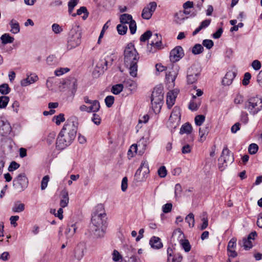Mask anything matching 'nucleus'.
I'll return each instance as SVG.
<instances>
[{"instance_id":"a19ab883","label":"nucleus","mask_w":262,"mask_h":262,"mask_svg":"<svg viewBox=\"0 0 262 262\" xmlns=\"http://www.w3.org/2000/svg\"><path fill=\"white\" fill-rule=\"evenodd\" d=\"M205 120V116L203 115H199L195 117V123L198 126H201Z\"/></svg>"},{"instance_id":"f704fd0d","label":"nucleus","mask_w":262,"mask_h":262,"mask_svg":"<svg viewBox=\"0 0 262 262\" xmlns=\"http://www.w3.org/2000/svg\"><path fill=\"white\" fill-rule=\"evenodd\" d=\"M84 101L85 103L90 104H91L90 106H93L95 102H96L97 106L96 107V112H98L100 107L99 102L98 100H91L89 99V97L88 96H85L83 98Z\"/></svg>"},{"instance_id":"bf43d9fd","label":"nucleus","mask_w":262,"mask_h":262,"mask_svg":"<svg viewBox=\"0 0 262 262\" xmlns=\"http://www.w3.org/2000/svg\"><path fill=\"white\" fill-rule=\"evenodd\" d=\"M172 207L171 203H167L162 207V211L165 213H167L171 211Z\"/></svg>"},{"instance_id":"864d4df0","label":"nucleus","mask_w":262,"mask_h":262,"mask_svg":"<svg viewBox=\"0 0 262 262\" xmlns=\"http://www.w3.org/2000/svg\"><path fill=\"white\" fill-rule=\"evenodd\" d=\"M52 31L55 34H59L63 31V29L61 28V27H60L57 24H53L52 26Z\"/></svg>"},{"instance_id":"13d9d810","label":"nucleus","mask_w":262,"mask_h":262,"mask_svg":"<svg viewBox=\"0 0 262 262\" xmlns=\"http://www.w3.org/2000/svg\"><path fill=\"white\" fill-rule=\"evenodd\" d=\"M182 190V189L181 185L180 184H177L175 185L174 188V195L176 198L179 197L180 196Z\"/></svg>"},{"instance_id":"4be33fe9","label":"nucleus","mask_w":262,"mask_h":262,"mask_svg":"<svg viewBox=\"0 0 262 262\" xmlns=\"http://www.w3.org/2000/svg\"><path fill=\"white\" fill-rule=\"evenodd\" d=\"M123 84V86L129 90L131 93L135 92L137 88L136 82L130 79H125Z\"/></svg>"},{"instance_id":"f8f14e48","label":"nucleus","mask_w":262,"mask_h":262,"mask_svg":"<svg viewBox=\"0 0 262 262\" xmlns=\"http://www.w3.org/2000/svg\"><path fill=\"white\" fill-rule=\"evenodd\" d=\"M162 46V36L156 33L152 36L150 43L147 45V51L149 53H154L157 49H161Z\"/></svg>"},{"instance_id":"de8ad7c7","label":"nucleus","mask_w":262,"mask_h":262,"mask_svg":"<svg viewBox=\"0 0 262 262\" xmlns=\"http://www.w3.org/2000/svg\"><path fill=\"white\" fill-rule=\"evenodd\" d=\"M129 28L130 33L132 34H134L136 33L137 30V26L136 21L134 20L133 19L130 20V22L129 23Z\"/></svg>"},{"instance_id":"b1692460","label":"nucleus","mask_w":262,"mask_h":262,"mask_svg":"<svg viewBox=\"0 0 262 262\" xmlns=\"http://www.w3.org/2000/svg\"><path fill=\"white\" fill-rule=\"evenodd\" d=\"M149 243L151 247L157 249L162 248L163 246L161 239L158 237H152L150 239Z\"/></svg>"},{"instance_id":"aec40b11","label":"nucleus","mask_w":262,"mask_h":262,"mask_svg":"<svg viewBox=\"0 0 262 262\" xmlns=\"http://www.w3.org/2000/svg\"><path fill=\"white\" fill-rule=\"evenodd\" d=\"M126 262H138L136 254V250L132 247H128L126 249Z\"/></svg>"},{"instance_id":"774afa93","label":"nucleus","mask_w":262,"mask_h":262,"mask_svg":"<svg viewBox=\"0 0 262 262\" xmlns=\"http://www.w3.org/2000/svg\"><path fill=\"white\" fill-rule=\"evenodd\" d=\"M183 257L180 253L175 254L172 258L171 262H181Z\"/></svg>"},{"instance_id":"49530a36","label":"nucleus","mask_w":262,"mask_h":262,"mask_svg":"<svg viewBox=\"0 0 262 262\" xmlns=\"http://www.w3.org/2000/svg\"><path fill=\"white\" fill-rule=\"evenodd\" d=\"M69 71L70 69L68 68H61L59 69L55 70L54 73L56 76H59L63 75L64 73L68 72Z\"/></svg>"},{"instance_id":"bb28decb","label":"nucleus","mask_w":262,"mask_h":262,"mask_svg":"<svg viewBox=\"0 0 262 262\" xmlns=\"http://www.w3.org/2000/svg\"><path fill=\"white\" fill-rule=\"evenodd\" d=\"M192 130L191 125L189 123H185L181 127L180 130V134H190Z\"/></svg>"},{"instance_id":"7ed1b4c3","label":"nucleus","mask_w":262,"mask_h":262,"mask_svg":"<svg viewBox=\"0 0 262 262\" xmlns=\"http://www.w3.org/2000/svg\"><path fill=\"white\" fill-rule=\"evenodd\" d=\"M139 55L133 43L127 44L124 51V63L129 70V74L136 77L138 71Z\"/></svg>"},{"instance_id":"2f4dec72","label":"nucleus","mask_w":262,"mask_h":262,"mask_svg":"<svg viewBox=\"0 0 262 262\" xmlns=\"http://www.w3.org/2000/svg\"><path fill=\"white\" fill-rule=\"evenodd\" d=\"M25 210V204L20 203L19 202H15L12 208V210L14 212H21Z\"/></svg>"},{"instance_id":"423d86ee","label":"nucleus","mask_w":262,"mask_h":262,"mask_svg":"<svg viewBox=\"0 0 262 262\" xmlns=\"http://www.w3.org/2000/svg\"><path fill=\"white\" fill-rule=\"evenodd\" d=\"M164 93L162 86L156 87L151 96V103L155 112H159L163 103Z\"/></svg>"},{"instance_id":"5fc2aeb1","label":"nucleus","mask_w":262,"mask_h":262,"mask_svg":"<svg viewBox=\"0 0 262 262\" xmlns=\"http://www.w3.org/2000/svg\"><path fill=\"white\" fill-rule=\"evenodd\" d=\"M56 137V134L55 132H52L49 134L47 138V142L49 145H51L54 142V140Z\"/></svg>"},{"instance_id":"39448f33","label":"nucleus","mask_w":262,"mask_h":262,"mask_svg":"<svg viewBox=\"0 0 262 262\" xmlns=\"http://www.w3.org/2000/svg\"><path fill=\"white\" fill-rule=\"evenodd\" d=\"M81 30L79 26H73L70 30L67 39V47L72 49L78 46L81 43Z\"/></svg>"},{"instance_id":"680f3d73","label":"nucleus","mask_w":262,"mask_h":262,"mask_svg":"<svg viewBox=\"0 0 262 262\" xmlns=\"http://www.w3.org/2000/svg\"><path fill=\"white\" fill-rule=\"evenodd\" d=\"M236 239L234 237L232 238L229 242L228 244L227 249L230 250L233 249L236 246Z\"/></svg>"},{"instance_id":"4468645a","label":"nucleus","mask_w":262,"mask_h":262,"mask_svg":"<svg viewBox=\"0 0 262 262\" xmlns=\"http://www.w3.org/2000/svg\"><path fill=\"white\" fill-rule=\"evenodd\" d=\"M184 55L183 48L181 46H177L170 52L169 58L172 62L179 61Z\"/></svg>"},{"instance_id":"20e7f679","label":"nucleus","mask_w":262,"mask_h":262,"mask_svg":"<svg viewBox=\"0 0 262 262\" xmlns=\"http://www.w3.org/2000/svg\"><path fill=\"white\" fill-rule=\"evenodd\" d=\"M244 108L250 115H256L262 110V98L257 96L250 97L245 101Z\"/></svg>"},{"instance_id":"4c0bfd02","label":"nucleus","mask_w":262,"mask_h":262,"mask_svg":"<svg viewBox=\"0 0 262 262\" xmlns=\"http://www.w3.org/2000/svg\"><path fill=\"white\" fill-rule=\"evenodd\" d=\"M186 222L188 224L190 227H193L194 225V217L192 213H190L186 217Z\"/></svg>"},{"instance_id":"412c9836","label":"nucleus","mask_w":262,"mask_h":262,"mask_svg":"<svg viewBox=\"0 0 262 262\" xmlns=\"http://www.w3.org/2000/svg\"><path fill=\"white\" fill-rule=\"evenodd\" d=\"M69 202L68 192L66 189H63L61 191L60 206L62 208H64L68 206Z\"/></svg>"},{"instance_id":"0eeeda50","label":"nucleus","mask_w":262,"mask_h":262,"mask_svg":"<svg viewBox=\"0 0 262 262\" xmlns=\"http://www.w3.org/2000/svg\"><path fill=\"white\" fill-rule=\"evenodd\" d=\"M201 68L198 64H194L188 68L187 72V82L188 84L195 83L200 78Z\"/></svg>"},{"instance_id":"c85d7f7f","label":"nucleus","mask_w":262,"mask_h":262,"mask_svg":"<svg viewBox=\"0 0 262 262\" xmlns=\"http://www.w3.org/2000/svg\"><path fill=\"white\" fill-rule=\"evenodd\" d=\"M96 102H95L93 106H90L89 107L86 106L85 105H81L79 107V109L81 112H86L88 113H92V112H96V107L97 106Z\"/></svg>"},{"instance_id":"c9c22d12","label":"nucleus","mask_w":262,"mask_h":262,"mask_svg":"<svg viewBox=\"0 0 262 262\" xmlns=\"http://www.w3.org/2000/svg\"><path fill=\"white\" fill-rule=\"evenodd\" d=\"M204 48L201 44L195 45L192 49V53L194 55H198L202 53Z\"/></svg>"},{"instance_id":"052dcab7","label":"nucleus","mask_w":262,"mask_h":262,"mask_svg":"<svg viewBox=\"0 0 262 262\" xmlns=\"http://www.w3.org/2000/svg\"><path fill=\"white\" fill-rule=\"evenodd\" d=\"M54 118H56V124L58 125L61 122H62L64 121L65 119L64 117V115L63 114H60L58 116H55L54 117Z\"/></svg>"},{"instance_id":"e433bc0d","label":"nucleus","mask_w":262,"mask_h":262,"mask_svg":"<svg viewBox=\"0 0 262 262\" xmlns=\"http://www.w3.org/2000/svg\"><path fill=\"white\" fill-rule=\"evenodd\" d=\"M79 0H70L68 3V13L71 14L75 7L78 4Z\"/></svg>"},{"instance_id":"5701e85b","label":"nucleus","mask_w":262,"mask_h":262,"mask_svg":"<svg viewBox=\"0 0 262 262\" xmlns=\"http://www.w3.org/2000/svg\"><path fill=\"white\" fill-rule=\"evenodd\" d=\"M211 127L209 124L206 125L205 127L200 128L199 129V136H200V141L203 142L208 135Z\"/></svg>"},{"instance_id":"a18cd8bd","label":"nucleus","mask_w":262,"mask_h":262,"mask_svg":"<svg viewBox=\"0 0 262 262\" xmlns=\"http://www.w3.org/2000/svg\"><path fill=\"white\" fill-rule=\"evenodd\" d=\"M114 100H115V99H114V96H106V98H105V102L106 105L107 107H110L111 106H112V105L114 103Z\"/></svg>"},{"instance_id":"0e129e2a","label":"nucleus","mask_w":262,"mask_h":262,"mask_svg":"<svg viewBox=\"0 0 262 262\" xmlns=\"http://www.w3.org/2000/svg\"><path fill=\"white\" fill-rule=\"evenodd\" d=\"M121 258H122V256L120 254L119 252L116 250H114L113 253V260L115 261H118L120 259H121Z\"/></svg>"},{"instance_id":"79ce46f5","label":"nucleus","mask_w":262,"mask_h":262,"mask_svg":"<svg viewBox=\"0 0 262 262\" xmlns=\"http://www.w3.org/2000/svg\"><path fill=\"white\" fill-rule=\"evenodd\" d=\"M152 36V32L150 30H148L144 33L140 37V40L141 41H145L148 40L149 38Z\"/></svg>"},{"instance_id":"6e6d98bb","label":"nucleus","mask_w":262,"mask_h":262,"mask_svg":"<svg viewBox=\"0 0 262 262\" xmlns=\"http://www.w3.org/2000/svg\"><path fill=\"white\" fill-rule=\"evenodd\" d=\"M243 102H244V96L239 93H238L237 94H236V95L234 98V103L236 104H238L242 103Z\"/></svg>"},{"instance_id":"58836bf2","label":"nucleus","mask_w":262,"mask_h":262,"mask_svg":"<svg viewBox=\"0 0 262 262\" xmlns=\"http://www.w3.org/2000/svg\"><path fill=\"white\" fill-rule=\"evenodd\" d=\"M10 88L7 83H4L0 85V93L3 95H7L10 92Z\"/></svg>"},{"instance_id":"f3484780","label":"nucleus","mask_w":262,"mask_h":262,"mask_svg":"<svg viewBox=\"0 0 262 262\" xmlns=\"http://www.w3.org/2000/svg\"><path fill=\"white\" fill-rule=\"evenodd\" d=\"M177 72L172 71L166 74V80L169 88H173L174 86V81L177 76Z\"/></svg>"},{"instance_id":"4d7b16f0","label":"nucleus","mask_w":262,"mask_h":262,"mask_svg":"<svg viewBox=\"0 0 262 262\" xmlns=\"http://www.w3.org/2000/svg\"><path fill=\"white\" fill-rule=\"evenodd\" d=\"M88 11L87 9L85 7H81L79 9L77 10L76 13H72L71 14L72 16L75 17L77 15H80L82 13H86Z\"/></svg>"},{"instance_id":"393cba45","label":"nucleus","mask_w":262,"mask_h":262,"mask_svg":"<svg viewBox=\"0 0 262 262\" xmlns=\"http://www.w3.org/2000/svg\"><path fill=\"white\" fill-rule=\"evenodd\" d=\"M77 227L75 224L68 225L65 231V234L67 238H71L76 232Z\"/></svg>"},{"instance_id":"37998d69","label":"nucleus","mask_w":262,"mask_h":262,"mask_svg":"<svg viewBox=\"0 0 262 262\" xmlns=\"http://www.w3.org/2000/svg\"><path fill=\"white\" fill-rule=\"evenodd\" d=\"M258 149V146L255 143L251 144L248 148L249 152L251 155H254L256 153Z\"/></svg>"},{"instance_id":"cd10ccee","label":"nucleus","mask_w":262,"mask_h":262,"mask_svg":"<svg viewBox=\"0 0 262 262\" xmlns=\"http://www.w3.org/2000/svg\"><path fill=\"white\" fill-rule=\"evenodd\" d=\"M1 40L2 44L6 45L12 43L14 40V38L11 36L8 33H5L1 36Z\"/></svg>"},{"instance_id":"2eb2a0df","label":"nucleus","mask_w":262,"mask_h":262,"mask_svg":"<svg viewBox=\"0 0 262 262\" xmlns=\"http://www.w3.org/2000/svg\"><path fill=\"white\" fill-rule=\"evenodd\" d=\"M157 3L155 2L149 3V4L142 10V17L145 19H149L151 18L152 13L157 8Z\"/></svg>"},{"instance_id":"f03ea898","label":"nucleus","mask_w":262,"mask_h":262,"mask_svg":"<svg viewBox=\"0 0 262 262\" xmlns=\"http://www.w3.org/2000/svg\"><path fill=\"white\" fill-rule=\"evenodd\" d=\"M71 118L68 122L64 124L56 140V147L60 150L64 149L70 145L76 137L77 126Z\"/></svg>"},{"instance_id":"473e14b6","label":"nucleus","mask_w":262,"mask_h":262,"mask_svg":"<svg viewBox=\"0 0 262 262\" xmlns=\"http://www.w3.org/2000/svg\"><path fill=\"white\" fill-rule=\"evenodd\" d=\"M9 100V97L8 96H0V108L3 109L6 108L8 104Z\"/></svg>"},{"instance_id":"8fccbe9b","label":"nucleus","mask_w":262,"mask_h":262,"mask_svg":"<svg viewBox=\"0 0 262 262\" xmlns=\"http://www.w3.org/2000/svg\"><path fill=\"white\" fill-rule=\"evenodd\" d=\"M158 173L160 177H165L167 173L166 167L164 166H161L158 170Z\"/></svg>"},{"instance_id":"1a4fd4ad","label":"nucleus","mask_w":262,"mask_h":262,"mask_svg":"<svg viewBox=\"0 0 262 262\" xmlns=\"http://www.w3.org/2000/svg\"><path fill=\"white\" fill-rule=\"evenodd\" d=\"M28 180L25 173L18 174L13 181V186L14 189L18 191H24L28 185Z\"/></svg>"},{"instance_id":"72a5a7b5","label":"nucleus","mask_w":262,"mask_h":262,"mask_svg":"<svg viewBox=\"0 0 262 262\" xmlns=\"http://www.w3.org/2000/svg\"><path fill=\"white\" fill-rule=\"evenodd\" d=\"M123 88V84H117L112 86L111 91L114 94L118 95L122 91Z\"/></svg>"},{"instance_id":"c03bdc74","label":"nucleus","mask_w":262,"mask_h":262,"mask_svg":"<svg viewBox=\"0 0 262 262\" xmlns=\"http://www.w3.org/2000/svg\"><path fill=\"white\" fill-rule=\"evenodd\" d=\"M192 146L189 144H184L182 147V152L183 154H186L191 152L192 150Z\"/></svg>"},{"instance_id":"dca6fc26","label":"nucleus","mask_w":262,"mask_h":262,"mask_svg":"<svg viewBox=\"0 0 262 262\" xmlns=\"http://www.w3.org/2000/svg\"><path fill=\"white\" fill-rule=\"evenodd\" d=\"M86 250V246L83 243H79L75 249L74 256L78 260H81Z\"/></svg>"},{"instance_id":"6ab92c4d","label":"nucleus","mask_w":262,"mask_h":262,"mask_svg":"<svg viewBox=\"0 0 262 262\" xmlns=\"http://www.w3.org/2000/svg\"><path fill=\"white\" fill-rule=\"evenodd\" d=\"M236 73L234 71H229L227 72L222 80L223 84L224 85H230L236 76Z\"/></svg>"},{"instance_id":"3c124183","label":"nucleus","mask_w":262,"mask_h":262,"mask_svg":"<svg viewBox=\"0 0 262 262\" xmlns=\"http://www.w3.org/2000/svg\"><path fill=\"white\" fill-rule=\"evenodd\" d=\"M203 45L207 49H210L213 46V41L211 39H205L203 41Z\"/></svg>"},{"instance_id":"6e6552de","label":"nucleus","mask_w":262,"mask_h":262,"mask_svg":"<svg viewBox=\"0 0 262 262\" xmlns=\"http://www.w3.org/2000/svg\"><path fill=\"white\" fill-rule=\"evenodd\" d=\"M219 168L222 170L228 164H231L234 161L233 154L226 146L223 148L221 157L219 159Z\"/></svg>"},{"instance_id":"7c9ffc66","label":"nucleus","mask_w":262,"mask_h":262,"mask_svg":"<svg viewBox=\"0 0 262 262\" xmlns=\"http://www.w3.org/2000/svg\"><path fill=\"white\" fill-rule=\"evenodd\" d=\"M132 20H133V18L130 14L125 13L120 16V21L122 24H128Z\"/></svg>"},{"instance_id":"c756f323","label":"nucleus","mask_w":262,"mask_h":262,"mask_svg":"<svg viewBox=\"0 0 262 262\" xmlns=\"http://www.w3.org/2000/svg\"><path fill=\"white\" fill-rule=\"evenodd\" d=\"M239 244L246 250L250 249L253 246L251 239H248V238H243L242 241L240 242Z\"/></svg>"},{"instance_id":"9d476101","label":"nucleus","mask_w":262,"mask_h":262,"mask_svg":"<svg viewBox=\"0 0 262 262\" xmlns=\"http://www.w3.org/2000/svg\"><path fill=\"white\" fill-rule=\"evenodd\" d=\"M149 172L148 162L146 160H143L135 173V179L138 182H143L147 177Z\"/></svg>"},{"instance_id":"f257e3e1","label":"nucleus","mask_w":262,"mask_h":262,"mask_svg":"<svg viewBox=\"0 0 262 262\" xmlns=\"http://www.w3.org/2000/svg\"><path fill=\"white\" fill-rule=\"evenodd\" d=\"M106 214L103 206L98 205L93 213L91 218V229L97 238L103 237L106 228Z\"/></svg>"},{"instance_id":"ea45409f","label":"nucleus","mask_w":262,"mask_h":262,"mask_svg":"<svg viewBox=\"0 0 262 262\" xmlns=\"http://www.w3.org/2000/svg\"><path fill=\"white\" fill-rule=\"evenodd\" d=\"M118 32L120 35H124L127 31V26L124 24H119L117 26Z\"/></svg>"},{"instance_id":"338daca9","label":"nucleus","mask_w":262,"mask_h":262,"mask_svg":"<svg viewBox=\"0 0 262 262\" xmlns=\"http://www.w3.org/2000/svg\"><path fill=\"white\" fill-rule=\"evenodd\" d=\"M202 221L203 222V223L201 226L200 229L201 230H203L205 229L208 226V218L206 216H204L202 219Z\"/></svg>"},{"instance_id":"a878e982","label":"nucleus","mask_w":262,"mask_h":262,"mask_svg":"<svg viewBox=\"0 0 262 262\" xmlns=\"http://www.w3.org/2000/svg\"><path fill=\"white\" fill-rule=\"evenodd\" d=\"M11 27L10 31L13 34H17L20 31V27L17 20L12 19L9 23Z\"/></svg>"},{"instance_id":"ddd939ff","label":"nucleus","mask_w":262,"mask_h":262,"mask_svg":"<svg viewBox=\"0 0 262 262\" xmlns=\"http://www.w3.org/2000/svg\"><path fill=\"white\" fill-rule=\"evenodd\" d=\"M176 237H178L180 245L185 251L186 252H189L191 249V246L188 240L184 239V234L180 229H176L173 232L172 237L175 238Z\"/></svg>"},{"instance_id":"a211bd4d","label":"nucleus","mask_w":262,"mask_h":262,"mask_svg":"<svg viewBox=\"0 0 262 262\" xmlns=\"http://www.w3.org/2000/svg\"><path fill=\"white\" fill-rule=\"evenodd\" d=\"M176 90L169 91L167 94L166 104L168 108H170L174 104L176 98L178 94Z\"/></svg>"},{"instance_id":"9b49d317","label":"nucleus","mask_w":262,"mask_h":262,"mask_svg":"<svg viewBox=\"0 0 262 262\" xmlns=\"http://www.w3.org/2000/svg\"><path fill=\"white\" fill-rule=\"evenodd\" d=\"M181 113L179 107L175 106L169 117V120L167 122V125L172 128H176L180 122Z\"/></svg>"},{"instance_id":"69168bd1","label":"nucleus","mask_w":262,"mask_h":262,"mask_svg":"<svg viewBox=\"0 0 262 262\" xmlns=\"http://www.w3.org/2000/svg\"><path fill=\"white\" fill-rule=\"evenodd\" d=\"M241 120L242 122L245 124L248 123L249 121L248 115L247 113L245 112H242L241 114Z\"/></svg>"},{"instance_id":"e2e57ef3","label":"nucleus","mask_w":262,"mask_h":262,"mask_svg":"<svg viewBox=\"0 0 262 262\" xmlns=\"http://www.w3.org/2000/svg\"><path fill=\"white\" fill-rule=\"evenodd\" d=\"M19 164L16 163L15 161H13L10 163V165H9L8 167V170L9 171H12L14 170L17 169L19 167Z\"/></svg>"},{"instance_id":"09e8293b","label":"nucleus","mask_w":262,"mask_h":262,"mask_svg":"<svg viewBox=\"0 0 262 262\" xmlns=\"http://www.w3.org/2000/svg\"><path fill=\"white\" fill-rule=\"evenodd\" d=\"M49 176H46L43 177L41 182V189L44 190L46 188L48 185V182L49 181Z\"/></svg>"},{"instance_id":"603ef678","label":"nucleus","mask_w":262,"mask_h":262,"mask_svg":"<svg viewBox=\"0 0 262 262\" xmlns=\"http://www.w3.org/2000/svg\"><path fill=\"white\" fill-rule=\"evenodd\" d=\"M251 76L250 73L247 72L245 74L242 83L244 85H247L249 83Z\"/></svg>"}]
</instances>
